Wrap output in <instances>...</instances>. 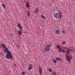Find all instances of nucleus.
I'll return each instance as SVG.
<instances>
[{"label": "nucleus", "mask_w": 75, "mask_h": 75, "mask_svg": "<svg viewBox=\"0 0 75 75\" xmlns=\"http://www.w3.org/2000/svg\"><path fill=\"white\" fill-rule=\"evenodd\" d=\"M7 54L6 55L5 57L7 59H9L10 58L11 59H13V56L11 54V52L10 51H8L6 52Z\"/></svg>", "instance_id": "f257e3e1"}, {"label": "nucleus", "mask_w": 75, "mask_h": 75, "mask_svg": "<svg viewBox=\"0 0 75 75\" xmlns=\"http://www.w3.org/2000/svg\"><path fill=\"white\" fill-rule=\"evenodd\" d=\"M66 56L67 59V61L70 63V59H72V56L68 54V55H66Z\"/></svg>", "instance_id": "f03ea898"}, {"label": "nucleus", "mask_w": 75, "mask_h": 75, "mask_svg": "<svg viewBox=\"0 0 75 75\" xmlns=\"http://www.w3.org/2000/svg\"><path fill=\"white\" fill-rule=\"evenodd\" d=\"M59 15H58V18H59L60 19H61L62 18V12L59 11Z\"/></svg>", "instance_id": "7ed1b4c3"}, {"label": "nucleus", "mask_w": 75, "mask_h": 75, "mask_svg": "<svg viewBox=\"0 0 75 75\" xmlns=\"http://www.w3.org/2000/svg\"><path fill=\"white\" fill-rule=\"evenodd\" d=\"M54 17L55 18H58V12H56V13H55L54 14Z\"/></svg>", "instance_id": "20e7f679"}, {"label": "nucleus", "mask_w": 75, "mask_h": 75, "mask_svg": "<svg viewBox=\"0 0 75 75\" xmlns=\"http://www.w3.org/2000/svg\"><path fill=\"white\" fill-rule=\"evenodd\" d=\"M42 68L41 67H40L39 68V73H40V75H42Z\"/></svg>", "instance_id": "39448f33"}, {"label": "nucleus", "mask_w": 75, "mask_h": 75, "mask_svg": "<svg viewBox=\"0 0 75 75\" xmlns=\"http://www.w3.org/2000/svg\"><path fill=\"white\" fill-rule=\"evenodd\" d=\"M69 50L70 52H74V49L72 47H70L69 48Z\"/></svg>", "instance_id": "423d86ee"}, {"label": "nucleus", "mask_w": 75, "mask_h": 75, "mask_svg": "<svg viewBox=\"0 0 75 75\" xmlns=\"http://www.w3.org/2000/svg\"><path fill=\"white\" fill-rule=\"evenodd\" d=\"M38 11H39L38 8H37L36 9L34 10V13H35V14H37V13H38Z\"/></svg>", "instance_id": "0eeeda50"}, {"label": "nucleus", "mask_w": 75, "mask_h": 75, "mask_svg": "<svg viewBox=\"0 0 75 75\" xmlns=\"http://www.w3.org/2000/svg\"><path fill=\"white\" fill-rule=\"evenodd\" d=\"M17 26L18 27H19V30H21V29L22 28V26H21V25H20V23H18Z\"/></svg>", "instance_id": "6e6552de"}, {"label": "nucleus", "mask_w": 75, "mask_h": 75, "mask_svg": "<svg viewBox=\"0 0 75 75\" xmlns=\"http://www.w3.org/2000/svg\"><path fill=\"white\" fill-rule=\"evenodd\" d=\"M55 33L56 34H59V31L58 30H57L55 31Z\"/></svg>", "instance_id": "1a4fd4ad"}, {"label": "nucleus", "mask_w": 75, "mask_h": 75, "mask_svg": "<svg viewBox=\"0 0 75 75\" xmlns=\"http://www.w3.org/2000/svg\"><path fill=\"white\" fill-rule=\"evenodd\" d=\"M1 46L3 48H6V45L2 43L1 44Z\"/></svg>", "instance_id": "9d476101"}, {"label": "nucleus", "mask_w": 75, "mask_h": 75, "mask_svg": "<svg viewBox=\"0 0 75 75\" xmlns=\"http://www.w3.org/2000/svg\"><path fill=\"white\" fill-rule=\"evenodd\" d=\"M45 50L46 51H49L50 50V48L49 47H46L45 48Z\"/></svg>", "instance_id": "9b49d317"}, {"label": "nucleus", "mask_w": 75, "mask_h": 75, "mask_svg": "<svg viewBox=\"0 0 75 75\" xmlns=\"http://www.w3.org/2000/svg\"><path fill=\"white\" fill-rule=\"evenodd\" d=\"M56 60H57V61H61L62 60V59H60L59 57H57L55 58Z\"/></svg>", "instance_id": "f8f14e48"}, {"label": "nucleus", "mask_w": 75, "mask_h": 75, "mask_svg": "<svg viewBox=\"0 0 75 75\" xmlns=\"http://www.w3.org/2000/svg\"><path fill=\"white\" fill-rule=\"evenodd\" d=\"M19 35H20L21 34V32L20 31H17Z\"/></svg>", "instance_id": "ddd939ff"}, {"label": "nucleus", "mask_w": 75, "mask_h": 75, "mask_svg": "<svg viewBox=\"0 0 75 75\" xmlns=\"http://www.w3.org/2000/svg\"><path fill=\"white\" fill-rule=\"evenodd\" d=\"M41 16L42 18H43V19H45V16H43V15H41Z\"/></svg>", "instance_id": "4468645a"}, {"label": "nucleus", "mask_w": 75, "mask_h": 75, "mask_svg": "<svg viewBox=\"0 0 75 75\" xmlns=\"http://www.w3.org/2000/svg\"><path fill=\"white\" fill-rule=\"evenodd\" d=\"M5 50L6 52H7L8 51V48H6Z\"/></svg>", "instance_id": "2eb2a0df"}, {"label": "nucleus", "mask_w": 75, "mask_h": 75, "mask_svg": "<svg viewBox=\"0 0 75 75\" xmlns=\"http://www.w3.org/2000/svg\"><path fill=\"white\" fill-rule=\"evenodd\" d=\"M66 44V42H65V41H64L62 42V45H65Z\"/></svg>", "instance_id": "dca6fc26"}, {"label": "nucleus", "mask_w": 75, "mask_h": 75, "mask_svg": "<svg viewBox=\"0 0 75 75\" xmlns=\"http://www.w3.org/2000/svg\"><path fill=\"white\" fill-rule=\"evenodd\" d=\"M53 61L54 63L55 64H56V63H57V61L54 59H53Z\"/></svg>", "instance_id": "f3484780"}, {"label": "nucleus", "mask_w": 75, "mask_h": 75, "mask_svg": "<svg viewBox=\"0 0 75 75\" xmlns=\"http://www.w3.org/2000/svg\"><path fill=\"white\" fill-rule=\"evenodd\" d=\"M2 6L4 7V8H6V6H5V5L4 4H2Z\"/></svg>", "instance_id": "a211bd4d"}, {"label": "nucleus", "mask_w": 75, "mask_h": 75, "mask_svg": "<svg viewBox=\"0 0 75 75\" xmlns=\"http://www.w3.org/2000/svg\"><path fill=\"white\" fill-rule=\"evenodd\" d=\"M52 74H53V75H57V74L56 73V72H55V71H53Z\"/></svg>", "instance_id": "6ab92c4d"}, {"label": "nucleus", "mask_w": 75, "mask_h": 75, "mask_svg": "<svg viewBox=\"0 0 75 75\" xmlns=\"http://www.w3.org/2000/svg\"><path fill=\"white\" fill-rule=\"evenodd\" d=\"M26 7L28 8H29V7H30V4H29L28 3H27L26 5Z\"/></svg>", "instance_id": "aec40b11"}, {"label": "nucleus", "mask_w": 75, "mask_h": 75, "mask_svg": "<svg viewBox=\"0 0 75 75\" xmlns=\"http://www.w3.org/2000/svg\"><path fill=\"white\" fill-rule=\"evenodd\" d=\"M59 52H62V49L60 48V49H59Z\"/></svg>", "instance_id": "412c9836"}, {"label": "nucleus", "mask_w": 75, "mask_h": 75, "mask_svg": "<svg viewBox=\"0 0 75 75\" xmlns=\"http://www.w3.org/2000/svg\"><path fill=\"white\" fill-rule=\"evenodd\" d=\"M21 74L22 75H25V72L24 71H22L21 72Z\"/></svg>", "instance_id": "4be33fe9"}, {"label": "nucleus", "mask_w": 75, "mask_h": 75, "mask_svg": "<svg viewBox=\"0 0 75 75\" xmlns=\"http://www.w3.org/2000/svg\"><path fill=\"white\" fill-rule=\"evenodd\" d=\"M46 46L47 47H49H49H51V46L48 44L46 45Z\"/></svg>", "instance_id": "5701e85b"}, {"label": "nucleus", "mask_w": 75, "mask_h": 75, "mask_svg": "<svg viewBox=\"0 0 75 75\" xmlns=\"http://www.w3.org/2000/svg\"><path fill=\"white\" fill-rule=\"evenodd\" d=\"M57 49H59L60 48V46H59V45H57Z\"/></svg>", "instance_id": "b1692460"}, {"label": "nucleus", "mask_w": 75, "mask_h": 75, "mask_svg": "<svg viewBox=\"0 0 75 75\" xmlns=\"http://www.w3.org/2000/svg\"><path fill=\"white\" fill-rule=\"evenodd\" d=\"M69 52H69V50L68 49H67L66 50V52H67V53H69Z\"/></svg>", "instance_id": "393cba45"}, {"label": "nucleus", "mask_w": 75, "mask_h": 75, "mask_svg": "<svg viewBox=\"0 0 75 75\" xmlns=\"http://www.w3.org/2000/svg\"><path fill=\"white\" fill-rule=\"evenodd\" d=\"M33 69V67H29L28 68V70H29V71H30V70H31V69Z\"/></svg>", "instance_id": "a878e982"}, {"label": "nucleus", "mask_w": 75, "mask_h": 75, "mask_svg": "<svg viewBox=\"0 0 75 75\" xmlns=\"http://www.w3.org/2000/svg\"><path fill=\"white\" fill-rule=\"evenodd\" d=\"M52 70L51 69H49V72H52Z\"/></svg>", "instance_id": "bb28decb"}, {"label": "nucleus", "mask_w": 75, "mask_h": 75, "mask_svg": "<svg viewBox=\"0 0 75 75\" xmlns=\"http://www.w3.org/2000/svg\"><path fill=\"white\" fill-rule=\"evenodd\" d=\"M33 66V65L32 64L29 65V66L30 67H32Z\"/></svg>", "instance_id": "cd10ccee"}, {"label": "nucleus", "mask_w": 75, "mask_h": 75, "mask_svg": "<svg viewBox=\"0 0 75 75\" xmlns=\"http://www.w3.org/2000/svg\"><path fill=\"white\" fill-rule=\"evenodd\" d=\"M30 11L29 10L28 11L27 14H30Z\"/></svg>", "instance_id": "c85d7f7f"}, {"label": "nucleus", "mask_w": 75, "mask_h": 75, "mask_svg": "<svg viewBox=\"0 0 75 75\" xmlns=\"http://www.w3.org/2000/svg\"><path fill=\"white\" fill-rule=\"evenodd\" d=\"M62 51L64 53H65V52H65V51L64 50H62Z\"/></svg>", "instance_id": "c756f323"}, {"label": "nucleus", "mask_w": 75, "mask_h": 75, "mask_svg": "<svg viewBox=\"0 0 75 75\" xmlns=\"http://www.w3.org/2000/svg\"><path fill=\"white\" fill-rule=\"evenodd\" d=\"M13 65L15 67H16L17 66V65H16V63H15Z\"/></svg>", "instance_id": "7c9ffc66"}, {"label": "nucleus", "mask_w": 75, "mask_h": 75, "mask_svg": "<svg viewBox=\"0 0 75 75\" xmlns=\"http://www.w3.org/2000/svg\"><path fill=\"white\" fill-rule=\"evenodd\" d=\"M27 14L29 17H30V13H27Z\"/></svg>", "instance_id": "2f4dec72"}, {"label": "nucleus", "mask_w": 75, "mask_h": 75, "mask_svg": "<svg viewBox=\"0 0 75 75\" xmlns=\"http://www.w3.org/2000/svg\"><path fill=\"white\" fill-rule=\"evenodd\" d=\"M43 51L44 52H46L47 51L46 50H45V49H44L43 50Z\"/></svg>", "instance_id": "473e14b6"}, {"label": "nucleus", "mask_w": 75, "mask_h": 75, "mask_svg": "<svg viewBox=\"0 0 75 75\" xmlns=\"http://www.w3.org/2000/svg\"><path fill=\"white\" fill-rule=\"evenodd\" d=\"M16 46L18 47V48H19V45H16Z\"/></svg>", "instance_id": "72a5a7b5"}, {"label": "nucleus", "mask_w": 75, "mask_h": 75, "mask_svg": "<svg viewBox=\"0 0 75 75\" xmlns=\"http://www.w3.org/2000/svg\"><path fill=\"white\" fill-rule=\"evenodd\" d=\"M62 32L63 33H65V32H64V30H62Z\"/></svg>", "instance_id": "f704fd0d"}, {"label": "nucleus", "mask_w": 75, "mask_h": 75, "mask_svg": "<svg viewBox=\"0 0 75 75\" xmlns=\"http://www.w3.org/2000/svg\"><path fill=\"white\" fill-rule=\"evenodd\" d=\"M10 36L11 37H12V36H13V35H12V34H11L10 35Z\"/></svg>", "instance_id": "c9c22d12"}, {"label": "nucleus", "mask_w": 75, "mask_h": 75, "mask_svg": "<svg viewBox=\"0 0 75 75\" xmlns=\"http://www.w3.org/2000/svg\"><path fill=\"white\" fill-rule=\"evenodd\" d=\"M49 6H51V4H49Z\"/></svg>", "instance_id": "e433bc0d"}, {"label": "nucleus", "mask_w": 75, "mask_h": 75, "mask_svg": "<svg viewBox=\"0 0 75 75\" xmlns=\"http://www.w3.org/2000/svg\"><path fill=\"white\" fill-rule=\"evenodd\" d=\"M20 31H22V29H21V30Z\"/></svg>", "instance_id": "4c0bfd02"}]
</instances>
